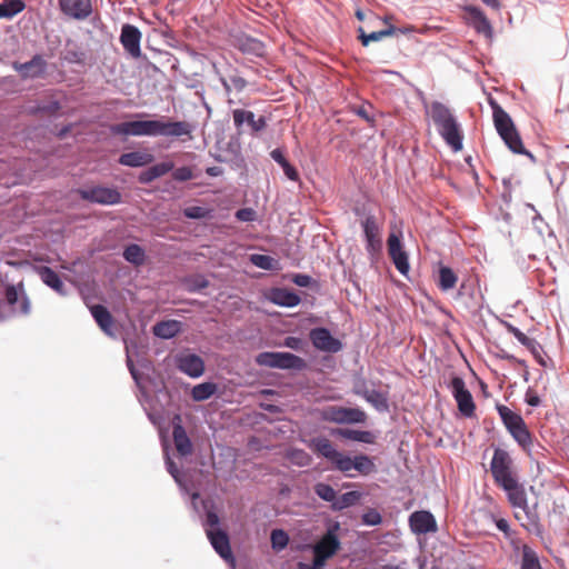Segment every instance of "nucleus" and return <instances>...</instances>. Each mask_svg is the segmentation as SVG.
Masks as SVG:
<instances>
[{
    "mask_svg": "<svg viewBox=\"0 0 569 569\" xmlns=\"http://www.w3.org/2000/svg\"><path fill=\"white\" fill-rule=\"evenodd\" d=\"M309 447L319 456L323 457L331 463V468L340 471L348 477H352L349 472L356 470L361 476H369L376 472L377 467L373 459L365 453H359L353 457L339 451L333 443L325 438L317 437L310 440Z\"/></svg>",
    "mask_w": 569,
    "mask_h": 569,
    "instance_id": "obj_1",
    "label": "nucleus"
},
{
    "mask_svg": "<svg viewBox=\"0 0 569 569\" xmlns=\"http://www.w3.org/2000/svg\"><path fill=\"white\" fill-rule=\"evenodd\" d=\"M111 132L124 137H170L190 136L193 127L187 121L136 120L111 126Z\"/></svg>",
    "mask_w": 569,
    "mask_h": 569,
    "instance_id": "obj_2",
    "label": "nucleus"
},
{
    "mask_svg": "<svg viewBox=\"0 0 569 569\" xmlns=\"http://www.w3.org/2000/svg\"><path fill=\"white\" fill-rule=\"evenodd\" d=\"M438 133L453 151L462 149V133L460 126L451 110L439 101H433L427 109Z\"/></svg>",
    "mask_w": 569,
    "mask_h": 569,
    "instance_id": "obj_3",
    "label": "nucleus"
},
{
    "mask_svg": "<svg viewBox=\"0 0 569 569\" xmlns=\"http://www.w3.org/2000/svg\"><path fill=\"white\" fill-rule=\"evenodd\" d=\"M490 104L492 107L495 127L507 147L515 153L527 154L533 159V156L523 148L521 138L510 116L497 102L491 101Z\"/></svg>",
    "mask_w": 569,
    "mask_h": 569,
    "instance_id": "obj_4",
    "label": "nucleus"
},
{
    "mask_svg": "<svg viewBox=\"0 0 569 569\" xmlns=\"http://www.w3.org/2000/svg\"><path fill=\"white\" fill-rule=\"evenodd\" d=\"M499 487L507 493L510 505L513 508L521 509L525 512L527 519L531 523H536V521L538 519L537 512H536L538 502L535 501L532 503V506L529 505L528 497H527V489L525 488V486L522 483H520L518 481L517 477H513V478L509 479L508 481L499 485Z\"/></svg>",
    "mask_w": 569,
    "mask_h": 569,
    "instance_id": "obj_5",
    "label": "nucleus"
},
{
    "mask_svg": "<svg viewBox=\"0 0 569 569\" xmlns=\"http://www.w3.org/2000/svg\"><path fill=\"white\" fill-rule=\"evenodd\" d=\"M497 411L512 438L523 448L530 445V432L528 431L522 417L503 405H498Z\"/></svg>",
    "mask_w": 569,
    "mask_h": 569,
    "instance_id": "obj_6",
    "label": "nucleus"
},
{
    "mask_svg": "<svg viewBox=\"0 0 569 569\" xmlns=\"http://www.w3.org/2000/svg\"><path fill=\"white\" fill-rule=\"evenodd\" d=\"M259 366L277 369L302 370L306 368V361L290 352H261L256 357Z\"/></svg>",
    "mask_w": 569,
    "mask_h": 569,
    "instance_id": "obj_7",
    "label": "nucleus"
},
{
    "mask_svg": "<svg viewBox=\"0 0 569 569\" xmlns=\"http://www.w3.org/2000/svg\"><path fill=\"white\" fill-rule=\"evenodd\" d=\"M321 419L335 423H363L367 419L365 411L358 408H345L340 406L325 407L320 412Z\"/></svg>",
    "mask_w": 569,
    "mask_h": 569,
    "instance_id": "obj_8",
    "label": "nucleus"
},
{
    "mask_svg": "<svg viewBox=\"0 0 569 569\" xmlns=\"http://www.w3.org/2000/svg\"><path fill=\"white\" fill-rule=\"evenodd\" d=\"M338 530L339 523L335 522L312 547L313 555L316 558H318V563L321 561L326 563L327 560L333 557L340 549L341 542L337 535Z\"/></svg>",
    "mask_w": 569,
    "mask_h": 569,
    "instance_id": "obj_9",
    "label": "nucleus"
},
{
    "mask_svg": "<svg viewBox=\"0 0 569 569\" xmlns=\"http://www.w3.org/2000/svg\"><path fill=\"white\" fill-rule=\"evenodd\" d=\"M78 194L86 201L102 206H113L121 201V193L116 188L110 187L94 186L81 188L78 190Z\"/></svg>",
    "mask_w": 569,
    "mask_h": 569,
    "instance_id": "obj_10",
    "label": "nucleus"
},
{
    "mask_svg": "<svg viewBox=\"0 0 569 569\" xmlns=\"http://www.w3.org/2000/svg\"><path fill=\"white\" fill-rule=\"evenodd\" d=\"M490 471L498 486L516 477L512 471V459L508 451L500 448L495 449Z\"/></svg>",
    "mask_w": 569,
    "mask_h": 569,
    "instance_id": "obj_11",
    "label": "nucleus"
},
{
    "mask_svg": "<svg viewBox=\"0 0 569 569\" xmlns=\"http://www.w3.org/2000/svg\"><path fill=\"white\" fill-rule=\"evenodd\" d=\"M450 389L455 400L457 401L459 411L465 417L473 416L475 402L470 391L466 388L463 379L460 377L452 378Z\"/></svg>",
    "mask_w": 569,
    "mask_h": 569,
    "instance_id": "obj_12",
    "label": "nucleus"
},
{
    "mask_svg": "<svg viewBox=\"0 0 569 569\" xmlns=\"http://www.w3.org/2000/svg\"><path fill=\"white\" fill-rule=\"evenodd\" d=\"M388 252L396 269L403 276L409 272V259L407 252L402 248L399 236L391 232L388 237Z\"/></svg>",
    "mask_w": 569,
    "mask_h": 569,
    "instance_id": "obj_13",
    "label": "nucleus"
},
{
    "mask_svg": "<svg viewBox=\"0 0 569 569\" xmlns=\"http://www.w3.org/2000/svg\"><path fill=\"white\" fill-rule=\"evenodd\" d=\"M310 340L318 350L336 353L342 349V343L332 337L326 328H315L310 331Z\"/></svg>",
    "mask_w": 569,
    "mask_h": 569,
    "instance_id": "obj_14",
    "label": "nucleus"
},
{
    "mask_svg": "<svg viewBox=\"0 0 569 569\" xmlns=\"http://www.w3.org/2000/svg\"><path fill=\"white\" fill-rule=\"evenodd\" d=\"M363 234L367 242V251L370 254L379 252L382 248L381 230L373 216H368L362 221Z\"/></svg>",
    "mask_w": 569,
    "mask_h": 569,
    "instance_id": "obj_15",
    "label": "nucleus"
},
{
    "mask_svg": "<svg viewBox=\"0 0 569 569\" xmlns=\"http://www.w3.org/2000/svg\"><path fill=\"white\" fill-rule=\"evenodd\" d=\"M61 12L74 20H84L92 13L91 0H59Z\"/></svg>",
    "mask_w": 569,
    "mask_h": 569,
    "instance_id": "obj_16",
    "label": "nucleus"
},
{
    "mask_svg": "<svg viewBox=\"0 0 569 569\" xmlns=\"http://www.w3.org/2000/svg\"><path fill=\"white\" fill-rule=\"evenodd\" d=\"M178 369L191 378H199L204 372L203 360L194 353H181L176 357Z\"/></svg>",
    "mask_w": 569,
    "mask_h": 569,
    "instance_id": "obj_17",
    "label": "nucleus"
},
{
    "mask_svg": "<svg viewBox=\"0 0 569 569\" xmlns=\"http://www.w3.org/2000/svg\"><path fill=\"white\" fill-rule=\"evenodd\" d=\"M140 41L141 32L137 27L132 24H124L122 27L120 42L132 58H139L141 56Z\"/></svg>",
    "mask_w": 569,
    "mask_h": 569,
    "instance_id": "obj_18",
    "label": "nucleus"
},
{
    "mask_svg": "<svg viewBox=\"0 0 569 569\" xmlns=\"http://www.w3.org/2000/svg\"><path fill=\"white\" fill-rule=\"evenodd\" d=\"M409 525L412 532L417 535H426L437 531V522L433 515L429 511H415L409 517Z\"/></svg>",
    "mask_w": 569,
    "mask_h": 569,
    "instance_id": "obj_19",
    "label": "nucleus"
},
{
    "mask_svg": "<svg viewBox=\"0 0 569 569\" xmlns=\"http://www.w3.org/2000/svg\"><path fill=\"white\" fill-rule=\"evenodd\" d=\"M467 22L478 32L487 38L492 37V27L485 13L475 6L465 7Z\"/></svg>",
    "mask_w": 569,
    "mask_h": 569,
    "instance_id": "obj_20",
    "label": "nucleus"
},
{
    "mask_svg": "<svg viewBox=\"0 0 569 569\" xmlns=\"http://www.w3.org/2000/svg\"><path fill=\"white\" fill-rule=\"evenodd\" d=\"M6 300L14 312L19 315L30 312V301L23 291L22 284L8 286L6 288Z\"/></svg>",
    "mask_w": 569,
    "mask_h": 569,
    "instance_id": "obj_21",
    "label": "nucleus"
},
{
    "mask_svg": "<svg viewBox=\"0 0 569 569\" xmlns=\"http://www.w3.org/2000/svg\"><path fill=\"white\" fill-rule=\"evenodd\" d=\"M207 537L216 552L226 561H232L230 542L226 531L221 529H207Z\"/></svg>",
    "mask_w": 569,
    "mask_h": 569,
    "instance_id": "obj_22",
    "label": "nucleus"
},
{
    "mask_svg": "<svg viewBox=\"0 0 569 569\" xmlns=\"http://www.w3.org/2000/svg\"><path fill=\"white\" fill-rule=\"evenodd\" d=\"M232 118L237 129L247 123L254 133L260 132L267 126L266 117L261 116L256 119V116L252 111L244 109H234L232 111Z\"/></svg>",
    "mask_w": 569,
    "mask_h": 569,
    "instance_id": "obj_23",
    "label": "nucleus"
},
{
    "mask_svg": "<svg viewBox=\"0 0 569 569\" xmlns=\"http://www.w3.org/2000/svg\"><path fill=\"white\" fill-rule=\"evenodd\" d=\"M47 62L46 60L36 54L30 61L24 63L14 62L13 69L19 72L22 78H38L42 76L46 71Z\"/></svg>",
    "mask_w": 569,
    "mask_h": 569,
    "instance_id": "obj_24",
    "label": "nucleus"
},
{
    "mask_svg": "<svg viewBox=\"0 0 569 569\" xmlns=\"http://www.w3.org/2000/svg\"><path fill=\"white\" fill-rule=\"evenodd\" d=\"M233 44L246 54L254 57H262L264 54V44L260 40L247 34L234 37Z\"/></svg>",
    "mask_w": 569,
    "mask_h": 569,
    "instance_id": "obj_25",
    "label": "nucleus"
},
{
    "mask_svg": "<svg viewBox=\"0 0 569 569\" xmlns=\"http://www.w3.org/2000/svg\"><path fill=\"white\" fill-rule=\"evenodd\" d=\"M39 278L44 284L54 290L60 296H67L66 287L59 274L49 267L42 266L36 269Z\"/></svg>",
    "mask_w": 569,
    "mask_h": 569,
    "instance_id": "obj_26",
    "label": "nucleus"
},
{
    "mask_svg": "<svg viewBox=\"0 0 569 569\" xmlns=\"http://www.w3.org/2000/svg\"><path fill=\"white\" fill-rule=\"evenodd\" d=\"M91 315L98 326L101 328V330L110 336L113 337V318L111 313L108 311V309L101 305H96L90 308Z\"/></svg>",
    "mask_w": 569,
    "mask_h": 569,
    "instance_id": "obj_27",
    "label": "nucleus"
},
{
    "mask_svg": "<svg viewBox=\"0 0 569 569\" xmlns=\"http://www.w3.org/2000/svg\"><path fill=\"white\" fill-rule=\"evenodd\" d=\"M153 161V156L147 151H132L122 153L119 163L126 167L139 168L147 166Z\"/></svg>",
    "mask_w": 569,
    "mask_h": 569,
    "instance_id": "obj_28",
    "label": "nucleus"
},
{
    "mask_svg": "<svg viewBox=\"0 0 569 569\" xmlns=\"http://www.w3.org/2000/svg\"><path fill=\"white\" fill-rule=\"evenodd\" d=\"M173 442L178 453L181 457H187L192 452V443L181 425L173 426Z\"/></svg>",
    "mask_w": 569,
    "mask_h": 569,
    "instance_id": "obj_29",
    "label": "nucleus"
},
{
    "mask_svg": "<svg viewBox=\"0 0 569 569\" xmlns=\"http://www.w3.org/2000/svg\"><path fill=\"white\" fill-rule=\"evenodd\" d=\"M173 162H160L140 173L139 181L142 183H150L153 180L167 174L173 169Z\"/></svg>",
    "mask_w": 569,
    "mask_h": 569,
    "instance_id": "obj_30",
    "label": "nucleus"
},
{
    "mask_svg": "<svg viewBox=\"0 0 569 569\" xmlns=\"http://www.w3.org/2000/svg\"><path fill=\"white\" fill-rule=\"evenodd\" d=\"M271 301L280 307L292 308L300 303V297L288 289H274L271 293Z\"/></svg>",
    "mask_w": 569,
    "mask_h": 569,
    "instance_id": "obj_31",
    "label": "nucleus"
},
{
    "mask_svg": "<svg viewBox=\"0 0 569 569\" xmlns=\"http://www.w3.org/2000/svg\"><path fill=\"white\" fill-rule=\"evenodd\" d=\"M153 335L161 339H171L181 331V322L178 320L160 321L153 326Z\"/></svg>",
    "mask_w": 569,
    "mask_h": 569,
    "instance_id": "obj_32",
    "label": "nucleus"
},
{
    "mask_svg": "<svg viewBox=\"0 0 569 569\" xmlns=\"http://www.w3.org/2000/svg\"><path fill=\"white\" fill-rule=\"evenodd\" d=\"M270 157L282 168L286 177L291 181L299 180V173L295 167H292L289 161L286 159L281 149H273L270 152Z\"/></svg>",
    "mask_w": 569,
    "mask_h": 569,
    "instance_id": "obj_33",
    "label": "nucleus"
},
{
    "mask_svg": "<svg viewBox=\"0 0 569 569\" xmlns=\"http://www.w3.org/2000/svg\"><path fill=\"white\" fill-rule=\"evenodd\" d=\"M336 433L345 439L362 443H373L375 436L370 431L355 429H337Z\"/></svg>",
    "mask_w": 569,
    "mask_h": 569,
    "instance_id": "obj_34",
    "label": "nucleus"
},
{
    "mask_svg": "<svg viewBox=\"0 0 569 569\" xmlns=\"http://www.w3.org/2000/svg\"><path fill=\"white\" fill-rule=\"evenodd\" d=\"M520 569H542L537 552L528 545L521 547Z\"/></svg>",
    "mask_w": 569,
    "mask_h": 569,
    "instance_id": "obj_35",
    "label": "nucleus"
},
{
    "mask_svg": "<svg viewBox=\"0 0 569 569\" xmlns=\"http://www.w3.org/2000/svg\"><path fill=\"white\" fill-rule=\"evenodd\" d=\"M458 281V277L453 272V270L449 267L441 266L438 272V287L442 291H448L452 289Z\"/></svg>",
    "mask_w": 569,
    "mask_h": 569,
    "instance_id": "obj_36",
    "label": "nucleus"
},
{
    "mask_svg": "<svg viewBox=\"0 0 569 569\" xmlns=\"http://www.w3.org/2000/svg\"><path fill=\"white\" fill-rule=\"evenodd\" d=\"M26 8L22 0H4L0 3V19H12Z\"/></svg>",
    "mask_w": 569,
    "mask_h": 569,
    "instance_id": "obj_37",
    "label": "nucleus"
},
{
    "mask_svg": "<svg viewBox=\"0 0 569 569\" xmlns=\"http://www.w3.org/2000/svg\"><path fill=\"white\" fill-rule=\"evenodd\" d=\"M217 392V385L213 382H202L194 386L191 390V397L194 401H204Z\"/></svg>",
    "mask_w": 569,
    "mask_h": 569,
    "instance_id": "obj_38",
    "label": "nucleus"
},
{
    "mask_svg": "<svg viewBox=\"0 0 569 569\" xmlns=\"http://www.w3.org/2000/svg\"><path fill=\"white\" fill-rule=\"evenodd\" d=\"M360 32V40L363 46H368L370 42L380 41L386 37L392 36L396 32V28L393 26H390L389 28L380 31H373L370 33H365L362 28H359Z\"/></svg>",
    "mask_w": 569,
    "mask_h": 569,
    "instance_id": "obj_39",
    "label": "nucleus"
},
{
    "mask_svg": "<svg viewBox=\"0 0 569 569\" xmlns=\"http://www.w3.org/2000/svg\"><path fill=\"white\" fill-rule=\"evenodd\" d=\"M123 258L134 266H141L144 262L146 253L139 244H129L123 251Z\"/></svg>",
    "mask_w": 569,
    "mask_h": 569,
    "instance_id": "obj_40",
    "label": "nucleus"
},
{
    "mask_svg": "<svg viewBox=\"0 0 569 569\" xmlns=\"http://www.w3.org/2000/svg\"><path fill=\"white\" fill-rule=\"evenodd\" d=\"M366 400L380 412L389 410L388 396L385 392L373 389L370 391Z\"/></svg>",
    "mask_w": 569,
    "mask_h": 569,
    "instance_id": "obj_41",
    "label": "nucleus"
},
{
    "mask_svg": "<svg viewBox=\"0 0 569 569\" xmlns=\"http://www.w3.org/2000/svg\"><path fill=\"white\" fill-rule=\"evenodd\" d=\"M361 493L358 491H349L340 497L337 496L336 501L333 502V510H342L346 508H349L357 503V501L360 499Z\"/></svg>",
    "mask_w": 569,
    "mask_h": 569,
    "instance_id": "obj_42",
    "label": "nucleus"
},
{
    "mask_svg": "<svg viewBox=\"0 0 569 569\" xmlns=\"http://www.w3.org/2000/svg\"><path fill=\"white\" fill-rule=\"evenodd\" d=\"M287 457L292 465L298 467H308L312 461L311 456L303 449H291L288 451Z\"/></svg>",
    "mask_w": 569,
    "mask_h": 569,
    "instance_id": "obj_43",
    "label": "nucleus"
},
{
    "mask_svg": "<svg viewBox=\"0 0 569 569\" xmlns=\"http://www.w3.org/2000/svg\"><path fill=\"white\" fill-rule=\"evenodd\" d=\"M166 466L168 472L172 476L177 485L180 487L182 492L189 493V489L186 483L182 482L181 473L176 467L174 462L170 458L167 448H164Z\"/></svg>",
    "mask_w": 569,
    "mask_h": 569,
    "instance_id": "obj_44",
    "label": "nucleus"
},
{
    "mask_svg": "<svg viewBox=\"0 0 569 569\" xmlns=\"http://www.w3.org/2000/svg\"><path fill=\"white\" fill-rule=\"evenodd\" d=\"M315 492L320 499L330 502L331 508L333 507V502L337 499V491L330 485L319 482L315 486Z\"/></svg>",
    "mask_w": 569,
    "mask_h": 569,
    "instance_id": "obj_45",
    "label": "nucleus"
},
{
    "mask_svg": "<svg viewBox=\"0 0 569 569\" xmlns=\"http://www.w3.org/2000/svg\"><path fill=\"white\" fill-rule=\"evenodd\" d=\"M271 547L277 550H283L289 542L288 533L282 529H273L270 535Z\"/></svg>",
    "mask_w": 569,
    "mask_h": 569,
    "instance_id": "obj_46",
    "label": "nucleus"
},
{
    "mask_svg": "<svg viewBox=\"0 0 569 569\" xmlns=\"http://www.w3.org/2000/svg\"><path fill=\"white\" fill-rule=\"evenodd\" d=\"M250 261L252 264L263 270H273L277 264V261L267 254H251Z\"/></svg>",
    "mask_w": 569,
    "mask_h": 569,
    "instance_id": "obj_47",
    "label": "nucleus"
},
{
    "mask_svg": "<svg viewBox=\"0 0 569 569\" xmlns=\"http://www.w3.org/2000/svg\"><path fill=\"white\" fill-rule=\"evenodd\" d=\"M222 84L227 91H230L231 89L241 91L244 89L247 81L242 77L233 74L230 76L228 80H222Z\"/></svg>",
    "mask_w": 569,
    "mask_h": 569,
    "instance_id": "obj_48",
    "label": "nucleus"
},
{
    "mask_svg": "<svg viewBox=\"0 0 569 569\" xmlns=\"http://www.w3.org/2000/svg\"><path fill=\"white\" fill-rule=\"evenodd\" d=\"M200 505L207 511V517L203 522L206 530L207 529H219L218 526H219L220 520H219L218 515L214 513L213 511L208 510V505L206 501L200 500Z\"/></svg>",
    "mask_w": 569,
    "mask_h": 569,
    "instance_id": "obj_49",
    "label": "nucleus"
},
{
    "mask_svg": "<svg viewBox=\"0 0 569 569\" xmlns=\"http://www.w3.org/2000/svg\"><path fill=\"white\" fill-rule=\"evenodd\" d=\"M183 214L189 219H203L209 214V210L200 206L187 207Z\"/></svg>",
    "mask_w": 569,
    "mask_h": 569,
    "instance_id": "obj_50",
    "label": "nucleus"
},
{
    "mask_svg": "<svg viewBox=\"0 0 569 569\" xmlns=\"http://www.w3.org/2000/svg\"><path fill=\"white\" fill-rule=\"evenodd\" d=\"M362 522L367 526H378L382 522V517L377 510L370 509L362 515Z\"/></svg>",
    "mask_w": 569,
    "mask_h": 569,
    "instance_id": "obj_51",
    "label": "nucleus"
},
{
    "mask_svg": "<svg viewBox=\"0 0 569 569\" xmlns=\"http://www.w3.org/2000/svg\"><path fill=\"white\" fill-rule=\"evenodd\" d=\"M127 366H128V369L131 373V377L133 378L136 385L139 387L140 389V393H141V397H147V392L144 391L143 387L141 386V382H140V377H139V372L138 370L136 369L131 358L128 356L127 357Z\"/></svg>",
    "mask_w": 569,
    "mask_h": 569,
    "instance_id": "obj_52",
    "label": "nucleus"
},
{
    "mask_svg": "<svg viewBox=\"0 0 569 569\" xmlns=\"http://www.w3.org/2000/svg\"><path fill=\"white\" fill-rule=\"evenodd\" d=\"M172 177L174 180L182 182L191 180L193 178V174L189 167H180L173 171Z\"/></svg>",
    "mask_w": 569,
    "mask_h": 569,
    "instance_id": "obj_53",
    "label": "nucleus"
},
{
    "mask_svg": "<svg viewBox=\"0 0 569 569\" xmlns=\"http://www.w3.org/2000/svg\"><path fill=\"white\" fill-rule=\"evenodd\" d=\"M189 289L192 291H199L208 287V281L203 277H194L189 281Z\"/></svg>",
    "mask_w": 569,
    "mask_h": 569,
    "instance_id": "obj_54",
    "label": "nucleus"
},
{
    "mask_svg": "<svg viewBox=\"0 0 569 569\" xmlns=\"http://www.w3.org/2000/svg\"><path fill=\"white\" fill-rule=\"evenodd\" d=\"M283 346L292 350H300L302 340L298 337H287L283 341Z\"/></svg>",
    "mask_w": 569,
    "mask_h": 569,
    "instance_id": "obj_55",
    "label": "nucleus"
},
{
    "mask_svg": "<svg viewBox=\"0 0 569 569\" xmlns=\"http://www.w3.org/2000/svg\"><path fill=\"white\" fill-rule=\"evenodd\" d=\"M311 280V277L305 273H297L292 278V282L299 287H308Z\"/></svg>",
    "mask_w": 569,
    "mask_h": 569,
    "instance_id": "obj_56",
    "label": "nucleus"
},
{
    "mask_svg": "<svg viewBox=\"0 0 569 569\" xmlns=\"http://www.w3.org/2000/svg\"><path fill=\"white\" fill-rule=\"evenodd\" d=\"M508 330L509 332H511L513 335V337L522 345L527 346L528 342H529V339L528 337L522 332L520 331L518 328L509 325L508 326Z\"/></svg>",
    "mask_w": 569,
    "mask_h": 569,
    "instance_id": "obj_57",
    "label": "nucleus"
},
{
    "mask_svg": "<svg viewBox=\"0 0 569 569\" xmlns=\"http://www.w3.org/2000/svg\"><path fill=\"white\" fill-rule=\"evenodd\" d=\"M373 389H370L368 388V386L366 385V382H359V383H356L355 387H353V392L360 397H362L363 399H367L368 395L370 393V391H372Z\"/></svg>",
    "mask_w": 569,
    "mask_h": 569,
    "instance_id": "obj_58",
    "label": "nucleus"
},
{
    "mask_svg": "<svg viewBox=\"0 0 569 569\" xmlns=\"http://www.w3.org/2000/svg\"><path fill=\"white\" fill-rule=\"evenodd\" d=\"M254 211L251 209H240L237 211L236 217L240 221H251L253 220Z\"/></svg>",
    "mask_w": 569,
    "mask_h": 569,
    "instance_id": "obj_59",
    "label": "nucleus"
},
{
    "mask_svg": "<svg viewBox=\"0 0 569 569\" xmlns=\"http://www.w3.org/2000/svg\"><path fill=\"white\" fill-rule=\"evenodd\" d=\"M326 563L323 561L318 563V558L315 557L313 561H312V565H307V563H303V562H299L298 567H299V569H323Z\"/></svg>",
    "mask_w": 569,
    "mask_h": 569,
    "instance_id": "obj_60",
    "label": "nucleus"
},
{
    "mask_svg": "<svg viewBox=\"0 0 569 569\" xmlns=\"http://www.w3.org/2000/svg\"><path fill=\"white\" fill-rule=\"evenodd\" d=\"M356 113H357L359 117L363 118V119H365L366 121H368V122L373 121V119L370 117V114H369V112H368L367 108H365V107H360V108H358V109L356 110Z\"/></svg>",
    "mask_w": 569,
    "mask_h": 569,
    "instance_id": "obj_61",
    "label": "nucleus"
},
{
    "mask_svg": "<svg viewBox=\"0 0 569 569\" xmlns=\"http://www.w3.org/2000/svg\"><path fill=\"white\" fill-rule=\"evenodd\" d=\"M526 401L531 407H537L540 403V399L537 395H527Z\"/></svg>",
    "mask_w": 569,
    "mask_h": 569,
    "instance_id": "obj_62",
    "label": "nucleus"
},
{
    "mask_svg": "<svg viewBox=\"0 0 569 569\" xmlns=\"http://www.w3.org/2000/svg\"><path fill=\"white\" fill-rule=\"evenodd\" d=\"M206 172L210 177H218L222 174L223 170L221 167H209L207 168Z\"/></svg>",
    "mask_w": 569,
    "mask_h": 569,
    "instance_id": "obj_63",
    "label": "nucleus"
},
{
    "mask_svg": "<svg viewBox=\"0 0 569 569\" xmlns=\"http://www.w3.org/2000/svg\"><path fill=\"white\" fill-rule=\"evenodd\" d=\"M497 528L502 532H508L509 530V523L506 519H498L496 521Z\"/></svg>",
    "mask_w": 569,
    "mask_h": 569,
    "instance_id": "obj_64",
    "label": "nucleus"
}]
</instances>
